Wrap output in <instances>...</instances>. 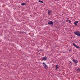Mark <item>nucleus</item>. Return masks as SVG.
Instances as JSON below:
<instances>
[{
  "mask_svg": "<svg viewBox=\"0 0 80 80\" xmlns=\"http://www.w3.org/2000/svg\"><path fill=\"white\" fill-rule=\"evenodd\" d=\"M39 2H40L41 3H43V2L42 1L39 0L38 1Z\"/></svg>",
  "mask_w": 80,
  "mask_h": 80,
  "instance_id": "nucleus-8",
  "label": "nucleus"
},
{
  "mask_svg": "<svg viewBox=\"0 0 80 80\" xmlns=\"http://www.w3.org/2000/svg\"><path fill=\"white\" fill-rule=\"evenodd\" d=\"M67 21H66V22H67Z\"/></svg>",
  "mask_w": 80,
  "mask_h": 80,
  "instance_id": "nucleus-20",
  "label": "nucleus"
},
{
  "mask_svg": "<svg viewBox=\"0 0 80 80\" xmlns=\"http://www.w3.org/2000/svg\"><path fill=\"white\" fill-rule=\"evenodd\" d=\"M74 23V24H75L76 26H77V23H76V22H75Z\"/></svg>",
  "mask_w": 80,
  "mask_h": 80,
  "instance_id": "nucleus-13",
  "label": "nucleus"
},
{
  "mask_svg": "<svg viewBox=\"0 0 80 80\" xmlns=\"http://www.w3.org/2000/svg\"><path fill=\"white\" fill-rule=\"evenodd\" d=\"M26 3H22L21 4V5H25Z\"/></svg>",
  "mask_w": 80,
  "mask_h": 80,
  "instance_id": "nucleus-10",
  "label": "nucleus"
},
{
  "mask_svg": "<svg viewBox=\"0 0 80 80\" xmlns=\"http://www.w3.org/2000/svg\"><path fill=\"white\" fill-rule=\"evenodd\" d=\"M77 71H80V68H78V69L76 70Z\"/></svg>",
  "mask_w": 80,
  "mask_h": 80,
  "instance_id": "nucleus-11",
  "label": "nucleus"
},
{
  "mask_svg": "<svg viewBox=\"0 0 80 80\" xmlns=\"http://www.w3.org/2000/svg\"><path fill=\"white\" fill-rule=\"evenodd\" d=\"M67 19H69V18H67Z\"/></svg>",
  "mask_w": 80,
  "mask_h": 80,
  "instance_id": "nucleus-18",
  "label": "nucleus"
},
{
  "mask_svg": "<svg viewBox=\"0 0 80 80\" xmlns=\"http://www.w3.org/2000/svg\"><path fill=\"white\" fill-rule=\"evenodd\" d=\"M75 22H76L77 23H78V21H76Z\"/></svg>",
  "mask_w": 80,
  "mask_h": 80,
  "instance_id": "nucleus-14",
  "label": "nucleus"
},
{
  "mask_svg": "<svg viewBox=\"0 0 80 80\" xmlns=\"http://www.w3.org/2000/svg\"><path fill=\"white\" fill-rule=\"evenodd\" d=\"M70 63H71V62H70Z\"/></svg>",
  "mask_w": 80,
  "mask_h": 80,
  "instance_id": "nucleus-17",
  "label": "nucleus"
},
{
  "mask_svg": "<svg viewBox=\"0 0 80 80\" xmlns=\"http://www.w3.org/2000/svg\"><path fill=\"white\" fill-rule=\"evenodd\" d=\"M74 33L75 35H76L80 36V33L78 31H76L75 32H74Z\"/></svg>",
  "mask_w": 80,
  "mask_h": 80,
  "instance_id": "nucleus-1",
  "label": "nucleus"
},
{
  "mask_svg": "<svg viewBox=\"0 0 80 80\" xmlns=\"http://www.w3.org/2000/svg\"><path fill=\"white\" fill-rule=\"evenodd\" d=\"M48 10V14L49 15H50V14H51V13H51V11H50L49 10Z\"/></svg>",
  "mask_w": 80,
  "mask_h": 80,
  "instance_id": "nucleus-5",
  "label": "nucleus"
},
{
  "mask_svg": "<svg viewBox=\"0 0 80 80\" xmlns=\"http://www.w3.org/2000/svg\"><path fill=\"white\" fill-rule=\"evenodd\" d=\"M42 59L43 60H46L47 59V58L46 57H43Z\"/></svg>",
  "mask_w": 80,
  "mask_h": 80,
  "instance_id": "nucleus-4",
  "label": "nucleus"
},
{
  "mask_svg": "<svg viewBox=\"0 0 80 80\" xmlns=\"http://www.w3.org/2000/svg\"><path fill=\"white\" fill-rule=\"evenodd\" d=\"M67 21H66V22H67Z\"/></svg>",
  "mask_w": 80,
  "mask_h": 80,
  "instance_id": "nucleus-21",
  "label": "nucleus"
},
{
  "mask_svg": "<svg viewBox=\"0 0 80 80\" xmlns=\"http://www.w3.org/2000/svg\"><path fill=\"white\" fill-rule=\"evenodd\" d=\"M42 64H43V65H45V62H43Z\"/></svg>",
  "mask_w": 80,
  "mask_h": 80,
  "instance_id": "nucleus-16",
  "label": "nucleus"
},
{
  "mask_svg": "<svg viewBox=\"0 0 80 80\" xmlns=\"http://www.w3.org/2000/svg\"><path fill=\"white\" fill-rule=\"evenodd\" d=\"M58 65L57 64L55 65V70H58Z\"/></svg>",
  "mask_w": 80,
  "mask_h": 80,
  "instance_id": "nucleus-3",
  "label": "nucleus"
},
{
  "mask_svg": "<svg viewBox=\"0 0 80 80\" xmlns=\"http://www.w3.org/2000/svg\"><path fill=\"white\" fill-rule=\"evenodd\" d=\"M75 47H76V48H80V47H78V46L77 45Z\"/></svg>",
  "mask_w": 80,
  "mask_h": 80,
  "instance_id": "nucleus-9",
  "label": "nucleus"
},
{
  "mask_svg": "<svg viewBox=\"0 0 80 80\" xmlns=\"http://www.w3.org/2000/svg\"><path fill=\"white\" fill-rule=\"evenodd\" d=\"M71 38H72L71 37Z\"/></svg>",
  "mask_w": 80,
  "mask_h": 80,
  "instance_id": "nucleus-19",
  "label": "nucleus"
},
{
  "mask_svg": "<svg viewBox=\"0 0 80 80\" xmlns=\"http://www.w3.org/2000/svg\"><path fill=\"white\" fill-rule=\"evenodd\" d=\"M72 45H73L74 46V47H75L77 45H76V44H75V43H73Z\"/></svg>",
  "mask_w": 80,
  "mask_h": 80,
  "instance_id": "nucleus-12",
  "label": "nucleus"
},
{
  "mask_svg": "<svg viewBox=\"0 0 80 80\" xmlns=\"http://www.w3.org/2000/svg\"><path fill=\"white\" fill-rule=\"evenodd\" d=\"M69 23H71V21H70V20H69Z\"/></svg>",
  "mask_w": 80,
  "mask_h": 80,
  "instance_id": "nucleus-15",
  "label": "nucleus"
},
{
  "mask_svg": "<svg viewBox=\"0 0 80 80\" xmlns=\"http://www.w3.org/2000/svg\"><path fill=\"white\" fill-rule=\"evenodd\" d=\"M48 25H51V26H52V25H53V22L52 21H49L48 22Z\"/></svg>",
  "mask_w": 80,
  "mask_h": 80,
  "instance_id": "nucleus-2",
  "label": "nucleus"
},
{
  "mask_svg": "<svg viewBox=\"0 0 80 80\" xmlns=\"http://www.w3.org/2000/svg\"><path fill=\"white\" fill-rule=\"evenodd\" d=\"M72 61L76 63H78V61H77V60H74L73 59Z\"/></svg>",
  "mask_w": 80,
  "mask_h": 80,
  "instance_id": "nucleus-6",
  "label": "nucleus"
},
{
  "mask_svg": "<svg viewBox=\"0 0 80 80\" xmlns=\"http://www.w3.org/2000/svg\"><path fill=\"white\" fill-rule=\"evenodd\" d=\"M44 65L45 66H44V67H45V68H48V67H47V64H44Z\"/></svg>",
  "mask_w": 80,
  "mask_h": 80,
  "instance_id": "nucleus-7",
  "label": "nucleus"
}]
</instances>
